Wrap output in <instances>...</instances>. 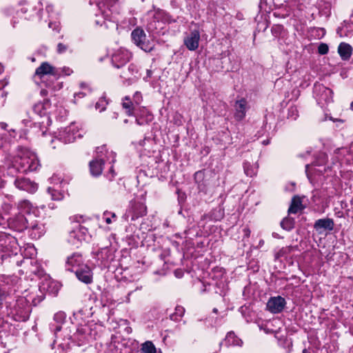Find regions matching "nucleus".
Instances as JSON below:
<instances>
[{
  "label": "nucleus",
  "mask_w": 353,
  "mask_h": 353,
  "mask_svg": "<svg viewBox=\"0 0 353 353\" xmlns=\"http://www.w3.org/2000/svg\"><path fill=\"white\" fill-rule=\"evenodd\" d=\"M33 218L34 216L32 214L25 216L19 212L14 216L9 218L7 220V223L10 228L16 231L22 232L28 228L29 222Z\"/></svg>",
  "instance_id": "obj_11"
},
{
  "label": "nucleus",
  "mask_w": 353,
  "mask_h": 353,
  "mask_svg": "<svg viewBox=\"0 0 353 353\" xmlns=\"http://www.w3.org/2000/svg\"><path fill=\"white\" fill-rule=\"evenodd\" d=\"M94 324H84L77 327L76 332L72 336H70L69 339L77 342L78 345H82L86 343H89L91 340L96 337L97 332L94 330L92 327Z\"/></svg>",
  "instance_id": "obj_4"
},
{
  "label": "nucleus",
  "mask_w": 353,
  "mask_h": 353,
  "mask_svg": "<svg viewBox=\"0 0 353 353\" xmlns=\"http://www.w3.org/2000/svg\"><path fill=\"white\" fill-rule=\"evenodd\" d=\"M133 43L145 52H151L154 45L146 39V34L141 28H136L131 33Z\"/></svg>",
  "instance_id": "obj_10"
},
{
  "label": "nucleus",
  "mask_w": 353,
  "mask_h": 353,
  "mask_svg": "<svg viewBox=\"0 0 353 353\" xmlns=\"http://www.w3.org/2000/svg\"><path fill=\"white\" fill-rule=\"evenodd\" d=\"M185 313V309L182 306H176L175 308V312L171 315V319L177 321V317H182Z\"/></svg>",
  "instance_id": "obj_38"
},
{
  "label": "nucleus",
  "mask_w": 353,
  "mask_h": 353,
  "mask_svg": "<svg viewBox=\"0 0 353 353\" xmlns=\"http://www.w3.org/2000/svg\"><path fill=\"white\" fill-rule=\"evenodd\" d=\"M151 119H152V115L149 114L147 116V119H146L147 121H145V122H148V121H150ZM136 123L138 125H141L145 123V121H143L141 118L137 117L136 119Z\"/></svg>",
  "instance_id": "obj_45"
},
{
  "label": "nucleus",
  "mask_w": 353,
  "mask_h": 353,
  "mask_svg": "<svg viewBox=\"0 0 353 353\" xmlns=\"http://www.w3.org/2000/svg\"><path fill=\"white\" fill-rule=\"evenodd\" d=\"M122 106L125 110L128 116H132L134 114L137 110V105L133 103L129 97H125L122 102Z\"/></svg>",
  "instance_id": "obj_27"
},
{
  "label": "nucleus",
  "mask_w": 353,
  "mask_h": 353,
  "mask_svg": "<svg viewBox=\"0 0 353 353\" xmlns=\"http://www.w3.org/2000/svg\"><path fill=\"white\" fill-rule=\"evenodd\" d=\"M131 55L130 52L123 49L116 51L112 56V63L117 68L123 67L130 60Z\"/></svg>",
  "instance_id": "obj_14"
},
{
  "label": "nucleus",
  "mask_w": 353,
  "mask_h": 353,
  "mask_svg": "<svg viewBox=\"0 0 353 353\" xmlns=\"http://www.w3.org/2000/svg\"><path fill=\"white\" fill-rule=\"evenodd\" d=\"M82 265L84 264L81 254L74 253L67 258L65 268L67 270L75 272V270Z\"/></svg>",
  "instance_id": "obj_19"
},
{
  "label": "nucleus",
  "mask_w": 353,
  "mask_h": 353,
  "mask_svg": "<svg viewBox=\"0 0 353 353\" xmlns=\"http://www.w3.org/2000/svg\"><path fill=\"white\" fill-rule=\"evenodd\" d=\"M334 226V221L329 218L318 219L314 224V228L319 234H322L325 231H332Z\"/></svg>",
  "instance_id": "obj_18"
},
{
  "label": "nucleus",
  "mask_w": 353,
  "mask_h": 353,
  "mask_svg": "<svg viewBox=\"0 0 353 353\" xmlns=\"http://www.w3.org/2000/svg\"><path fill=\"white\" fill-rule=\"evenodd\" d=\"M66 315L63 312H57L53 317L52 322L50 324V329L54 332L55 336L54 343H57L61 334L59 332L61 331L62 325L64 323Z\"/></svg>",
  "instance_id": "obj_13"
},
{
  "label": "nucleus",
  "mask_w": 353,
  "mask_h": 353,
  "mask_svg": "<svg viewBox=\"0 0 353 353\" xmlns=\"http://www.w3.org/2000/svg\"><path fill=\"white\" fill-rule=\"evenodd\" d=\"M329 48L327 44L321 43L318 48V52L321 54H325L328 52Z\"/></svg>",
  "instance_id": "obj_42"
},
{
  "label": "nucleus",
  "mask_w": 353,
  "mask_h": 353,
  "mask_svg": "<svg viewBox=\"0 0 353 353\" xmlns=\"http://www.w3.org/2000/svg\"><path fill=\"white\" fill-rule=\"evenodd\" d=\"M147 208L143 203L134 201L131 204V209L129 213L131 214L132 221H134L139 217L145 216Z\"/></svg>",
  "instance_id": "obj_20"
},
{
  "label": "nucleus",
  "mask_w": 353,
  "mask_h": 353,
  "mask_svg": "<svg viewBox=\"0 0 353 353\" xmlns=\"http://www.w3.org/2000/svg\"><path fill=\"white\" fill-rule=\"evenodd\" d=\"M352 48L346 43H341L338 47V52L343 60H348L352 54Z\"/></svg>",
  "instance_id": "obj_25"
},
{
  "label": "nucleus",
  "mask_w": 353,
  "mask_h": 353,
  "mask_svg": "<svg viewBox=\"0 0 353 353\" xmlns=\"http://www.w3.org/2000/svg\"><path fill=\"white\" fill-rule=\"evenodd\" d=\"M5 186V181L0 179V189L3 188Z\"/></svg>",
  "instance_id": "obj_54"
},
{
  "label": "nucleus",
  "mask_w": 353,
  "mask_h": 353,
  "mask_svg": "<svg viewBox=\"0 0 353 353\" xmlns=\"http://www.w3.org/2000/svg\"><path fill=\"white\" fill-rule=\"evenodd\" d=\"M40 167L37 154L29 148L19 146L15 155L11 159L8 168V173L14 172L25 173L37 170Z\"/></svg>",
  "instance_id": "obj_1"
},
{
  "label": "nucleus",
  "mask_w": 353,
  "mask_h": 353,
  "mask_svg": "<svg viewBox=\"0 0 353 353\" xmlns=\"http://www.w3.org/2000/svg\"><path fill=\"white\" fill-rule=\"evenodd\" d=\"M88 230L85 228L82 227L81 225H77V228L74 229L70 233V239L69 241L73 244L75 243L74 240H77L78 241H81L82 240H85V236L87 233Z\"/></svg>",
  "instance_id": "obj_23"
},
{
  "label": "nucleus",
  "mask_w": 353,
  "mask_h": 353,
  "mask_svg": "<svg viewBox=\"0 0 353 353\" xmlns=\"http://www.w3.org/2000/svg\"><path fill=\"white\" fill-rule=\"evenodd\" d=\"M108 101L105 97H102L95 104V108L99 110V112H103L105 110Z\"/></svg>",
  "instance_id": "obj_36"
},
{
  "label": "nucleus",
  "mask_w": 353,
  "mask_h": 353,
  "mask_svg": "<svg viewBox=\"0 0 353 353\" xmlns=\"http://www.w3.org/2000/svg\"><path fill=\"white\" fill-rule=\"evenodd\" d=\"M11 299L12 296L8 291L0 289V308H2L3 303H5L6 309H8V304L11 303Z\"/></svg>",
  "instance_id": "obj_30"
},
{
  "label": "nucleus",
  "mask_w": 353,
  "mask_h": 353,
  "mask_svg": "<svg viewBox=\"0 0 353 353\" xmlns=\"http://www.w3.org/2000/svg\"><path fill=\"white\" fill-rule=\"evenodd\" d=\"M24 263H29L31 265V267L30 268V272L31 273H34L35 274L38 273L37 270V267L32 265L33 261L32 260L27 259Z\"/></svg>",
  "instance_id": "obj_44"
},
{
  "label": "nucleus",
  "mask_w": 353,
  "mask_h": 353,
  "mask_svg": "<svg viewBox=\"0 0 353 353\" xmlns=\"http://www.w3.org/2000/svg\"><path fill=\"white\" fill-rule=\"evenodd\" d=\"M12 205L8 203H4L2 205V208L6 212H8L12 209Z\"/></svg>",
  "instance_id": "obj_46"
},
{
  "label": "nucleus",
  "mask_w": 353,
  "mask_h": 353,
  "mask_svg": "<svg viewBox=\"0 0 353 353\" xmlns=\"http://www.w3.org/2000/svg\"><path fill=\"white\" fill-rule=\"evenodd\" d=\"M303 209L301 200L299 196H294L292 200L291 205L288 209V213L296 214L299 210Z\"/></svg>",
  "instance_id": "obj_29"
},
{
  "label": "nucleus",
  "mask_w": 353,
  "mask_h": 353,
  "mask_svg": "<svg viewBox=\"0 0 353 353\" xmlns=\"http://www.w3.org/2000/svg\"><path fill=\"white\" fill-rule=\"evenodd\" d=\"M294 220L292 218H285L281 222V226L285 230L290 231L294 228Z\"/></svg>",
  "instance_id": "obj_34"
},
{
  "label": "nucleus",
  "mask_w": 353,
  "mask_h": 353,
  "mask_svg": "<svg viewBox=\"0 0 353 353\" xmlns=\"http://www.w3.org/2000/svg\"><path fill=\"white\" fill-rule=\"evenodd\" d=\"M321 161L319 163V162L315 163H314L315 165H322L323 163H324L325 162V154H321Z\"/></svg>",
  "instance_id": "obj_48"
},
{
  "label": "nucleus",
  "mask_w": 353,
  "mask_h": 353,
  "mask_svg": "<svg viewBox=\"0 0 353 353\" xmlns=\"http://www.w3.org/2000/svg\"><path fill=\"white\" fill-rule=\"evenodd\" d=\"M199 40V30H194L184 39V44L189 50L193 51L198 48Z\"/></svg>",
  "instance_id": "obj_17"
},
{
  "label": "nucleus",
  "mask_w": 353,
  "mask_h": 353,
  "mask_svg": "<svg viewBox=\"0 0 353 353\" xmlns=\"http://www.w3.org/2000/svg\"><path fill=\"white\" fill-rule=\"evenodd\" d=\"M116 154L112 151L109 152L105 145L98 147L96 150V157L90 163V170L92 175L99 176L103 170V165L106 161L113 163L116 159Z\"/></svg>",
  "instance_id": "obj_3"
},
{
  "label": "nucleus",
  "mask_w": 353,
  "mask_h": 353,
  "mask_svg": "<svg viewBox=\"0 0 353 353\" xmlns=\"http://www.w3.org/2000/svg\"><path fill=\"white\" fill-rule=\"evenodd\" d=\"M244 230V232H245V235H246L247 236H248L250 234V231L249 229L248 228H245L243 230Z\"/></svg>",
  "instance_id": "obj_55"
},
{
  "label": "nucleus",
  "mask_w": 353,
  "mask_h": 353,
  "mask_svg": "<svg viewBox=\"0 0 353 353\" xmlns=\"http://www.w3.org/2000/svg\"><path fill=\"white\" fill-rule=\"evenodd\" d=\"M23 123L25 124V125L28 126L29 123H31L30 120L28 119H23Z\"/></svg>",
  "instance_id": "obj_52"
},
{
  "label": "nucleus",
  "mask_w": 353,
  "mask_h": 353,
  "mask_svg": "<svg viewBox=\"0 0 353 353\" xmlns=\"http://www.w3.org/2000/svg\"><path fill=\"white\" fill-rule=\"evenodd\" d=\"M310 166V165L309 164H307V165H305V172H306L307 173V172H308V169H309Z\"/></svg>",
  "instance_id": "obj_62"
},
{
  "label": "nucleus",
  "mask_w": 353,
  "mask_h": 353,
  "mask_svg": "<svg viewBox=\"0 0 353 353\" xmlns=\"http://www.w3.org/2000/svg\"><path fill=\"white\" fill-rule=\"evenodd\" d=\"M21 11L22 13H26L27 12V9H26L25 8H22Z\"/></svg>",
  "instance_id": "obj_61"
},
{
  "label": "nucleus",
  "mask_w": 353,
  "mask_h": 353,
  "mask_svg": "<svg viewBox=\"0 0 353 353\" xmlns=\"http://www.w3.org/2000/svg\"><path fill=\"white\" fill-rule=\"evenodd\" d=\"M19 250L20 247L14 236L0 232V253L17 255Z\"/></svg>",
  "instance_id": "obj_7"
},
{
  "label": "nucleus",
  "mask_w": 353,
  "mask_h": 353,
  "mask_svg": "<svg viewBox=\"0 0 353 353\" xmlns=\"http://www.w3.org/2000/svg\"><path fill=\"white\" fill-rule=\"evenodd\" d=\"M235 114L234 117L237 121L243 120L248 110V102L245 99L238 100L235 103L234 105Z\"/></svg>",
  "instance_id": "obj_22"
},
{
  "label": "nucleus",
  "mask_w": 353,
  "mask_h": 353,
  "mask_svg": "<svg viewBox=\"0 0 353 353\" xmlns=\"http://www.w3.org/2000/svg\"><path fill=\"white\" fill-rule=\"evenodd\" d=\"M42 10H43V4L41 1H39L37 3V5H35L32 8V11L34 13L31 14L29 16L28 19H30L37 16L40 19L41 18V12H42Z\"/></svg>",
  "instance_id": "obj_33"
},
{
  "label": "nucleus",
  "mask_w": 353,
  "mask_h": 353,
  "mask_svg": "<svg viewBox=\"0 0 353 353\" xmlns=\"http://www.w3.org/2000/svg\"><path fill=\"white\" fill-rule=\"evenodd\" d=\"M108 253H112V252L105 248H103L97 254L99 259L100 257L101 258V264L103 265H106L108 263V259H105L103 256H107Z\"/></svg>",
  "instance_id": "obj_37"
},
{
  "label": "nucleus",
  "mask_w": 353,
  "mask_h": 353,
  "mask_svg": "<svg viewBox=\"0 0 353 353\" xmlns=\"http://www.w3.org/2000/svg\"><path fill=\"white\" fill-rule=\"evenodd\" d=\"M118 118V113L116 112H112L109 113L110 119H117Z\"/></svg>",
  "instance_id": "obj_49"
},
{
  "label": "nucleus",
  "mask_w": 353,
  "mask_h": 353,
  "mask_svg": "<svg viewBox=\"0 0 353 353\" xmlns=\"http://www.w3.org/2000/svg\"><path fill=\"white\" fill-rule=\"evenodd\" d=\"M142 101V96L141 92H136L133 96L132 101L133 103L138 106Z\"/></svg>",
  "instance_id": "obj_41"
},
{
  "label": "nucleus",
  "mask_w": 353,
  "mask_h": 353,
  "mask_svg": "<svg viewBox=\"0 0 353 353\" xmlns=\"http://www.w3.org/2000/svg\"><path fill=\"white\" fill-rule=\"evenodd\" d=\"M286 305L284 298L281 296L271 297L266 305L268 311L273 314L280 313Z\"/></svg>",
  "instance_id": "obj_15"
},
{
  "label": "nucleus",
  "mask_w": 353,
  "mask_h": 353,
  "mask_svg": "<svg viewBox=\"0 0 353 353\" xmlns=\"http://www.w3.org/2000/svg\"><path fill=\"white\" fill-rule=\"evenodd\" d=\"M67 50H68V46L67 45L63 44L62 43H59L57 44V52L59 54L64 53L65 52H66Z\"/></svg>",
  "instance_id": "obj_43"
},
{
  "label": "nucleus",
  "mask_w": 353,
  "mask_h": 353,
  "mask_svg": "<svg viewBox=\"0 0 353 353\" xmlns=\"http://www.w3.org/2000/svg\"><path fill=\"white\" fill-rule=\"evenodd\" d=\"M152 76V71L150 70H147V76H146V78H150Z\"/></svg>",
  "instance_id": "obj_57"
},
{
  "label": "nucleus",
  "mask_w": 353,
  "mask_h": 353,
  "mask_svg": "<svg viewBox=\"0 0 353 353\" xmlns=\"http://www.w3.org/2000/svg\"><path fill=\"white\" fill-rule=\"evenodd\" d=\"M62 72L64 73V74L68 76L72 73V70L70 68L66 67L63 68Z\"/></svg>",
  "instance_id": "obj_47"
},
{
  "label": "nucleus",
  "mask_w": 353,
  "mask_h": 353,
  "mask_svg": "<svg viewBox=\"0 0 353 353\" xmlns=\"http://www.w3.org/2000/svg\"><path fill=\"white\" fill-rule=\"evenodd\" d=\"M59 136V138L58 139H52L51 141V145L53 149L57 147L54 144L55 142L62 141L64 143H68L74 141L77 138H81L83 137L82 134L78 130L77 126L74 123L60 131Z\"/></svg>",
  "instance_id": "obj_6"
},
{
  "label": "nucleus",
  "mask_w": 353,
  "mask_h": 353,
  "mask_svg": "<svg viewBox=\"0 0 353 353\" xmlns=\"http://www.w3.org/2000/svg\"><path fill=\"white\" fill-rule=\"evenodd\" d=\"M28 229L30 230V234L33 239L40 238L46 232L44 225L37 220H33L32 219L29 222Z\"/></svg>",
  "instance_id": "obj_21"
},
{
  "label": "nucleus",
  "mask_w": 353,
  "mask_h": 353,
  "mask_svg": "<svg viewBox=\"0 0 353 353\" xmlns=\"http://www.w3.org/2000/svg\"><path fill=\"white\" fill-rule=\"evenodd\" d=\"M95 22H96V23H97V25L102 26V25L105 23V21H104V20H103V21H100V20H99V19H97V20L95 21Z\"/></svg>",
  "instance_id": "obj_53"
},
{
  "label": "nucleus",
  "mask_w": 353,
  "mask_h": 353,
  "mask_svg": "<svg viewBox=\"0 0 353 353\" xmlns=\"http://www.w3.org/2000/svg\"><path fill=\"white\" fill-rule=\"evenodd\" d=\"M313 94L317 103L322 106L332 101V90L321 83L314 84Z\"/></svg>",
  "instance_id": "obj_9"
},
{
  "label": "nucleus",
  "mask_w": 353,
  "mask_h": 353,
  "mask_svg": "<svg viewBox=\"0 0 353 353\" xmlns=\"http://www.w3.org/2000/svg\"><path fill=\"white\" fill-rule=\"evenodd\" d=\"M50 194L51 199L54 201H61L64 197V194L61 190L57 189L54 186L49 187L47 190Z\"/></svg>",
  "instance_id": "obj_31"
},
{
  "label": "nucleus",
  "mask_w": 353,
  "mask_h": 353,
  "mask_svg": "<svg viewBox=\"0 0 353 353\" xmlns=\"http://www.w3.org/2000/svg\"><path fill=\"white\" fill-rule=\"evenodd\" d=\"M243 342L239 339L233 332H229L224 341L221 342L219 344L220 348L222 347L223 345L225 344V346L229 347L231 345L234 346H241Z\"/></svg>",
  "instance_id": "obj_24"
},
{
  "label": "nucleus",
  "mask_w": 353,
  "mask_h": 353,
  "mask_svg": "<svg viewBox=\"0 0 353 353\" xmlns=\"http://www.w3.org/2000/svg\"><path fill=\"white\" fill-rule=\"evenodd\" d=\"M110 213L108 212H105L104 213V219H105V221L106 222V223L108 224H110L112 223V220H111V218L108 216V215Z\"/></svg>",
  "instance_id": "obj_50"
},
{
  "label": "nucleus",
  "mask_w": 353,
  "mask_h": 353,
  "mask_svg": "<svg viewBox=\"0 0 353 353\" xmlns=\"http://www.w3.org/2000/svg\"><path fill=\"white\" fill-rule=\"evenodd\" d=\"M303 353H311V352H310V351H308L307 350L304 349V350H303Z\"/></svg>",
  "instance_id": "obj_64"
},
{
  "label": "nucleus",
  "mask_w": 353,
  "mask_h": 353,
  "mask_svg": "<svg viewBox=\"0 0 353 353\" xmlns=\"http://www.w3.org/2000/svg\"><path fill=\"white\" fill-rule=\"evenodd\" d=\"M141 351L143 353H156V348L151 341H146L143 343Z\"/></svg>",
  "instance_id": "obj_35"
},
{
  "label": "nucleus",
  "mask_w": 353,
  "mask_h": 353,
  "mask_svg": "<svg viewBox=\"0 0 353 353\" xmlns=\"http://www.w3.org/2000/svg\"><path fill=\"white\" fill-rule=\"evenodd\" d=\"M13 183L14 186L19 190L26 191L32 194L34 193L38 188L36 183L23 176L16 177Z\"/></svg>",
  "instance_id": "obj_12"
},
{
  "label": "nucleus",
  "mask_w": 353,
  "mask_h": 353,
  "mask_svg": "<svg viewBox=\"0 0 353 353\" xmlns=\"http://www.w3.org/2000/svg\"><path fill=\"white\" fill-rule=\"evenodd\" d=\"M299 117V111L296 106H291L288 109V118L292 120H296Z\"/></svg>",
  "instance_id": "obj_39"
},
{
  "label": "nucleus",
  "mask_w": 353,
  "mask_h": 353,
  "mask_svg": "<svg viewBox=\"0 0 353 353\" xmlns=\"http://www.w3.org/2000/svg\"><path fill=\"white\" fill-rule=\"evenodd\" d=\"M194 178L195 182L198 184L199 189L201 191L204 190L205 186L203 183L204 172L203 171L196 172Z\"/></svg>",
  "instance_id": "obj_32"
},
{
  "label": "nucleus",
  "mask_w": 353,
  "mask_h": 353,
  "mask_svg": "<svg viewBox=\"0 0 353 353\" xmlns=\"http://www.w3.org/2000/svg\"><path fill=\"white\" fill-rule=\"evenodd\" d=\"M7 312L8 316L17 321H26L31 312V305L29 301L23 296L18 297L16 300L8 304Z\"/></svg>",
  "instance_id": "obj_2"
},
{
  "label": "nucleus",
  "mask_w": 353,
  "mask_h": 353,
  "mask_svg": "<svg viewBox=\"0 0 353 353\" xmlns=\"http://www.w3.org/2000/svg\"><path fill=\"white\" fill-rule=\"evenodd\" d=\"M50 107V102L45 99L42 102H39L33 106V111L37 114L42 116L46 114V111Z\"/></svg>",
  "instance_id": "obj_26"
},
{
  "label": "nucleus",
  "mask_w": 353,
  "mask_h": 353,
  "mask_svg": "<svg viewBox=\"0 0 353 353\" xmlns=\"http://www.w3.org/2000/svg\"><path fill=\"white\" fill-rule=\"evenodd\" d=\"M250 167L251 166H250V163H244L243 168H244V171H245V174L249 176H252L256 173H255L254 170L252 168H251Z\"/></svg>",
  "instance_id": "obj_40"
},
{
  "label": "nucleus",
  "mask_w": 353,
  "mask_h": 353,
  "mask_svg": "<svg viewBox=\"0 0 353 353\" xmlns=\"http://www.w3.org/2000/svg\"><path fill=\"white\" fill-rule=\"evenodd\" d=\"M175 274H176V276L177 277H181V273H180V274H179V273H178V272H177V271H176V272H175Z\"/></svg>",
  "instance_id": "obj_63"
},
{
  "label": "nucleus",
  "mask_w": 353,
  "mask_h": 353,
  "mask_svg": "<svg viewBox=\"0 0 353 353\" xmlns=\"http://www.w3.org/2000/svg\"><path fill=\"white\" fill-rule=\"evenodd\" d=\"M18 210L21 213L24 212L27 214V216L31 214V212L34 210V206L28 200H22L18 203Z\"/></svg>",
  "instance_id": "obj_28"
},
{
  "label": "nucleus",
  "mask_w": 353,
  "mask_h": 353,
  "mask_svg": "<svg viewBox=\"0 0 353 353\" xmlns=\"http://www.w3.org/2000/svg\"><path fill=\"white\" fill-rule=\"evenodd\" d=\"M60 75L58 69L53 67L48 62H43L39 67H38L34 74V80L38 83L37 80L44 81L46 77H52L57 79Z\"/></svg>",
  "instance_id": "obj_8"
},
{
  "label": "nucleus",
  "mask_w": 353,
  "mask_h": 353,
  "mask_svg": "<svg viewBox=\"0 0 353 353\" xmlns=\"http://www.w3.org/2000/svg\"><path fill=\"white\" fill-rule=\"evenodd\" d=\"M46 10H47L48 12L51 11V10H52V7H51L50 6H48L46 7Z\"/></svg>",
  "instance_id": "obj_59"
},
{
  "label": "nucleus",
  "mask_w": 353,
  "mask_h": 353,
  "mask_svg": "<svg viewBox=\"0 0 353 353\" xmlns=\"http://www.w3.org/2000/svg\"><path fill=\"white\" fill-rule=\"evenodd\" d=\"M75 274L79 281L85 284H90L92 282L93 274L87 265H82L76 269Z\"/></svg>",
  "instance_id": "obj_16"
},
{
  "label": "nucleus",
  "mask_w": 353,
  "mask_h": 353,
  "mask_svg": "<svg viewBox=\"0 0 353 353\" xmlns=\"http://www.w3.org/2000/svg\"><path fill=\"white\" fill-rule=\"evenodd\" d=\"M97 5L104 19H110L112 14L121 12L119 0H97Z\"/></svg>",
  "instance_id": "obj_5"
},
{
  "label": "nucleus",
  "mask_w": 353,
  "mask_h": 353,
  "mask_svg": "<svg viewBox=\"0 0 353 353\" xmlns=\"http://www.w3.org/2000/svg\"><path fill=\"white\" fill-rule=\"evenodd\" d=\"M0 125L1 128L4 130L6 129V127L8 126V125L6 123H1Z\"/></svg>",
  "instance_id": "obj_56"
},
{
  "label": "nucleus",
  "mask_w": 353,
  "mask_h": 353,
  "mask_svg": "<svg viewBox=\"0 0 353 353\" xmlns=\"http://www.w3.org/2000/svg\"><path fill=\"white\" fill-rule=\"evenodd\" d=\"M269 143H270V141H269L268 139H267V140H264V141H263V143L264 145H268Z\"/></svg>",
  "instance_id": "obj_60"
},
{
  "label": "nucleus",
  "mask_w": 353,
  "mask_h": 353,
  "mask_svg": "<svg viewBox=\"0 0 353 353\" xmlns=\"http://www.w3.org/2000/svg\"><path fill=\"white\" fill-rule=\"evenodd\" d=\"M134 67L133 65H129L128 68V70L129 72H130V71H134Z\"/></svg>",
  "instance_id": "obj_58"
},
{
  "label": "nucleus",
  "mask_w": 353,
  "mask_h": 353,
  "mask_svg": "<svg viewBox=\"0 0 353 353\" xmlns=\"http://www.w3.org/2000/svg\"><path fill=\"white\" fill-rule=\"evenodd\" d=\"M121 77L124 78V79L129 78L128 74L125 71L123 72V73L121 74Z\"/></svg>",
  "instance_id": "obj_51"
}]
</instances>
